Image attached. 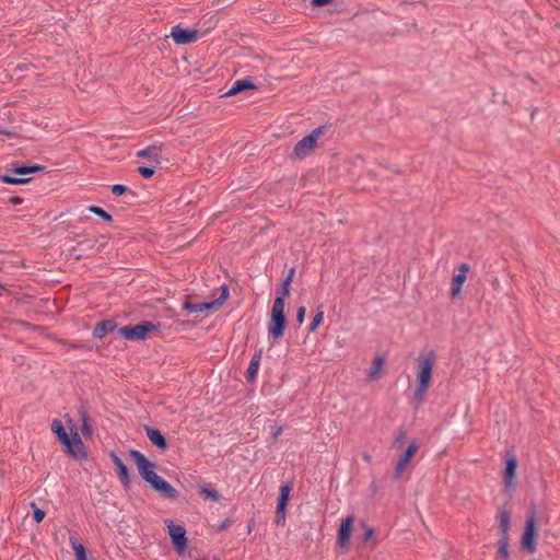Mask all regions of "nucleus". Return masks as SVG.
<instances>
[{"mask_svg": "<svg viewBox=\"0 0 560 560\" xmlns=\"http://www.w3.org/2000/svg\"><path fill=\"white\" fill-rule=\"evenodd\" d=\"M416 361L418 368L416 375L415 399L418 402H422L432 383V374L436 362V354L431 350L424 354H420Z\"/></svg>", "mask_w": 560, "mask_h": 560, "instance_id": "f257e3e1", "label": "nucleus"}, {"mask_svg": "<svg viewBox=\"0 0 560 560\" xmlns=\"http://www.w3.org/2000/svg\"><path fill=\"white\" fill-rule=\"evenodd\" d=\"M71 438L67 434L60 420L55 419L51 422V431L58 436L59 441L67 447L68 453L73 457H79L83 454V443L78 432H72Z\"/></svg>", "mask_w": 560, "mask_h": 560, "instance_id": "f03ea898", "label": "nucleus"}, {"mask_svg": "<svg viewBox=\"0 0 560 560\" xmlns=\"http://www.w3.org/2000/svg\"><path fill=\"white\" fill-rule=\"evenodd\" d=\"M285 316L283 296H278L273 301L271 317L268 326V332L273 339H280L284 334Z\"/></svg>", "mask_w": 560, "mask_h": 560, "instance_id": "7ed1b4c3", "label": "nucleus"}, {"mask_svg": "<svg viewBox=\"0 0 560 560\" xmlns=\"http://www.w3.org/2000/svg\"><path fill=\"white\" fill-rule=\"evenodd\" d=\"M159 324L143 322L136 326L120 327L118 329V332L121 337H124L127 340H144L151 332L159 330Z\"/></svg>", "mask_w": 560, "mask_h": 560, "instance_id": "20e7f679", "label": "nucleus"}, {"mask_svg": "<svg viewBox=\"0 0 560 560\" xmlns=\"http://www.w3.org/2000/svg\"><path fill=\"white\" fill-rule=\"evenodd\" d=\"M324 135V128L319 127L314 129L310 135L305 136L302 140H300L292 152V156L295 159H304L315 148L317 140Z\"/></svg>", "mask_w": 560, "mask_h": 560, "instance_id": "39448f33", "label": "nucleus"}, {"mask_svg": "<svg viewBox=\"0 0 560 560\" xmlns=\"http://www.w3.org/2000/svg\"><path fill=\"white\" fill-rule=\"evenodd\" d=\"M130 456L133 458L137 469L144 481L149 485L159 476L155 472V465L150 462L142 453L136 450L130 451Z\"/></svg>", "mask_w": 560, "mask_h": 560, "instance_id": "423d86ee", "label": "nucleus"}, {"mask_svg": "<svg viewBox=\"0 0 560 560\" xmlns=\"http://www.w3.org/2000/svg\"><path fill=\"white\" fill-rule=\"evenodd\" d=\"M229 296V290L225 285H222V292L221 295L212 301V302H205V303H189L185 302L183 304L184 310L188 311L189 313H206V312H213L218 311L220 306L225 302V300Z\"/></svg>", "mask_w": 560, "mask_h": 560, "instance_id": "0eeeda50", "label": "nucleus"}, {"mask_svg": "<svg viewBox=\"0 0 560 560\" xmlns=\"http://www.w3.org/2000/svg\"><path fill=\"white\" fill-rule=\"evenodd\" d=\"M165 525L176 551L183 553L187 547L186 529L182 525L174 524L171 520H166Z\"/></svg>", "mask_w": 560, "mask_h": 560, "instance_id": "6e6552de", "label": "nucleus"}, {"mask_svg": "<svg viewBox=\"0 0 560 560\" xmlns=\"http://www.w3.org/2000/svg\"><path fill=\"white\" fill-rule=\"evenodd\" d=\"M43 168L44 167L39 165L15 167L11 171L10 175H4L2 177V182L11 185L25 184L28 179L22 178L21 176L42 171Z\"/></svg>", "mask_w": 560, "mask_h": 560, "instance_id": "1a4fd4ad", "label": "nucleus"}, {"mask_svg": "<svg viewBox=\"0 0 560 560\" xmlns=\"http://www.w3.org/2000/svg\"><path fill=\"white\" fill-rule=\"evenodd\" d=\"M171 37L177 45H186L198 39V31L184 28L178 24L172 27Z\"/></svg>", "mask_w": 560, "mask_h": 560, "instance_id": "9d476101", "label": "nucleus"}, {"mask_svg": "<svg viewBox=\"0 0 560 560\" xmlns=\"http://www.w3.org/2000/svg\"><path fill=\"white\" fill-rule=\"evenodd\" d=\"M353 523V516H348L341 521L337 536V544L339 547L345 549L349 548Z\"/></svg>", "mask_w": 560, "mask_h": 560, "instance_id": "9b49d317", "label": "nucleus"}, {"mask_svg": "<svg viewBox=\"0 0 560 560\" xmlns=\"http://www.w3.org/2000/svg\"><path fill=\"white\" fill-rule=\"evenodd\" d=\"M292 490V487L290 483L283 485L280 487V493L277 504V515H276V523L277 524H284L285 520V509L289 501L290 492Z\"/></svg>", "mask_w": 560, "mask_h": 560, "instance_id": "f8f14e48", "label": "nucleus"}, {"mask_svg": "<svg viewBox=\"0 0 560 560\" xmlns=\"http://www.w3.org/2000/svg\"><path fill=\"white\" fill-rule=\"evenodd\" d=\"M419 448V444L417 441H412L405 453L399 457L396 467H395V477L400 478L405 470L407 469L410 459L415 456Z\"/></svg>", "mask_w": 560, "mask_h": 560, "instance_id": "ddd939ff", "label": "nucleus"}, {"mask_svg": "<svg viewBox=\"0 0 560 560\" xmlns=\"http://www.w3.org/2000/svg\"><path fill=\"white\" fill-rule=\"evenodd\" d=\"M536 544V525L534 516H530L526 522V528L522 537V546L528 551L535 549Z\"/></svg>", "mask_w": 560, "mask_h": 560, "instance_id": "4468645a", "label": "nucleus"}, {"mask_svg": "<svg viewBox=\"0 0 560 560\" xmlns=\"http://www.w3.org/2000/svg\"><path fill=\"white\" fill-rule=\"evenodd\" d=\"M469 271V266L467 264H462L458 267V272L453 277L451 295L453 299L459 298L462 292V287L466 281V275Z\"/></svg>", "mask_w": 560, "mask_h": 560, "instance_id": "2eb2a0df", "label": "nucleus"}, {"mask_svg": "<svg viewBox=\"0 0 560 560\" xmlns=\"http://www.w3.org/2000/svg\"><path fill=\"white\" fill-rule=\"evenodd\" d=\"M150 486L159 492L162 497L167 499H175L178 494L177 490L172 487L165 479L158 476Z\"/></svg>", "mask_w": 560, "mask_h": 560, "instance_id": "dca6fc26", "label": "nucleus"}, {"mask_svg": "<svg viewBox=\"0 0 560 560\" xmlns=\"http://www.w3.org/2000/svg\"><path fill=\"white\" fill-rule=\"evenodd\" d=\"M516 468L517 462L514 457H511L506 460L505 469H504V485L508 489H514L516 481Z\"/></svg>", "mask_w": 560, "mask_h": 560, "instance_id": "f3484780", "label": "nucleus"}, {"mask_svg": "<svg viewBox=\"0 0 560 560\" xmlns=\"http://www.w3.org/2000/svg\"><path fill=\"white\" fill-rule=\"evenodd\" d=\"M136 155L138 158L147 159L151 163L160 164L162 161L161 147L160 145H151L139 150Z\"/></svg>", "mask_w": 560, "mask_h": 560, "instance_id": "a211bd4d", "label": "nucleus"}, {"mask_svg": "<svg viewBox=\"0 0 560 560\" xmlns=\"http://www.w3.org/2000/svg\"><path fill=\"white\" fill-rule=\"evenodd\" d=\"M255 88V84L248 79L236 80L223 96H233L246 90H254Z\"/></svg>", "mask_w": 560, "mask_h": 560, "instance_id": "6ab92c4d", "label": "nucleus"}, {"mask_svg": "<svg viewBox=\"0 0 560 560\" xmlns=\"http://www.w3.org/2000/svg\"><path fill=\"white\" fill-rule=\"evenodd\" d=\"M385 360L383 357H376L373 361L372 366L368 371V380L370 382H376L381 378Z\"/></svg>", "mask_w": 560, "mask_h": 560, "instance_id": "aec40b11", "label": "nucleus"}, {"mask_svg": "<svg viewBox=\"0 0 560 560\" xmlns=\"http://www.w3.org/2000/svg\"><path fill=\"white\" fill-rule=\"evenodd\" d=\"M112 460L117 467V474L120 481L128 487L130 483V477L127 466L122 463V460L114 453L110 454Z\"/></svg>", "mask_w": 560, "mask_h": 560, "instance_id": "412c9836", "label": "nucleus"}, {"mask_svg": "<svg viewBox=\"0 0 560 560\" xmlns=\"http://www.w3.org/2000/svg\"><path fill=\"white\" fill-rule=\"evenodd\" d=\"M147 436L150 442L160 450H166L167 443L160 430L153 428H147Z\"/></svg>", "mask_w": 560, "mask_h": 560, "instance_id": "4be33fe9", "label": "nucleus"}, {"mask_svg": "<svg viewBox=\"0 0 560 560\" xmlns=\"http://www.w3.org/2000/svg\"><path fill=\"white\" fill-rule=\"evenodd\" d=\"M117 327L116 323L114 320H103L100 322L94 330L93 336L97 339L104 338L108 332H112Z\"/></svg>", "mask_w": 560, "mask_h": 560, "instance_id": "5701e85b", "label": "nucleus"}, {"mask_svg": "<svg viewBox=\"0 0 560 560\" xmlns=\"http://www.w3.org/2000/svg\"><path fill=\"white\" fill-rule=\"evenodd\" d=\"M260 360H261V352L259 351L253 355V358L248 364V368H247L246 376L249 382H254L256 380V376H257V373L259 370V365H260Z\"/></svg>", "mask_w": 560, "mask_h": 560, "instance_id": "b1692460", "label": "nucleus"}, {"mask_svg": "<svg viewBox=\"0 0 560 560\" xmlns=\"http://www.w3.org/2000/svg\"><path fill=\"white\" fill-rule=\"evenodd\" d=\"M323 320H324V310H323V306H318L316 308V313L313 316V319L308 326V330L312 332L315 331L318 328V326L323 323Z\"/></svg>", "mask_w": 560, "mask_h": 560, "instance_id": "393cba45", "label": "nucleus"}, {"mask_svg": "<svg viewBox=\"0 0 560 560\" xmlns=\"http://www.w3.org/2000/svg\"><path fill=\"white\" fill-rule=\"evenodd\" d=\"M499 525L502 533V536H508V530L510 527V514L508 511H501L499 514Z\"/></svg>", "mask_w": 560, "mask_h": 560, "instance_id": "a878e982", "label": "nucleus"}, {"mask_svg": "<svg viewBox=\"0 0 560 560\" xmlns=\"http://www.w3.org/2000/svg\"><path fill=\"white\" fill-rule=\"evenodd\" d=\"M200 493L205 499L210 500L212 502H219L221 499V495L215 490L206 486L200 487Z\"/></svg>", "mask_w": 560, "mask_h": 560, "instance_id": "bb28decb", "label": "nucleus"}, {"mask_svg": "<svg viewBox=\"0 0 560 560\" xmlns=\"http://www.w3.org/2000/svg\"><path fill=\"white\" fill-rule=\"evenodd\" d=\"M70 542L72 545L77 559L86 560V552L84 546L74 538H71Z\"/></svg>", "mask_w": 560, "mask_h": 560, "instance_id": "cd10ccee", "label": "nucleus"}, {"mask_svg": "<svg viewBox=\"0 0 560 560\" xmlns=\"http://www.w3.org/2000/svg\"><path fill=\"white\" fill-rule=\"evenodd\" d=\"M293 276H294V269L292 268V269H290L287 278L282 282L281 294L279 296H283V299H284L285 296L289 295V293H290V285H291Z\"/></svg>", "mask_w": 560, "mask_h": 560, "instance_id": "c85d7f7f", "label": "nucleus"}, {"mask_svg": "<svg viewBox=\"0 0 560 560\" xmlns=\"http://www.w3.org/2000/svg\"><path fill=\"white\" fill-rule=\"evenodd\" d=\"M89 211L98 215L100 218H102L103 220H105L107 222H110L113 220L112 215L108 212H106L104 209H102L101 207L91 206L89 208Z\"/></svg>", "mask_w": 560, "mask_h": 560, "instance_id": "c756f323", "label": "nucleus"}, {"mask_svg": "<svg viewBox=\"0 0 560 560\" xmlns=\"http://www.w3.org/2000/svg\"><path fill=\"white\" fill-rule=\"evenodd\" d=\"M508 536H502L499 540V555L503 557L504 559L508 558L509 551H508V542H506Z\"/></svg>", "mask_w": 560, "mask_h": 560, "instance_id": "7c9ffc66", "label": "nucleus"}, {"mask_svg": "<svg viewBox=\"0 0 560 560\" xmlns=\"http://www.w3.org/2000/svg\"><path fill=\"white\" fill-rule=\"evenodd\" d=\"M31 508L33 509V517L36 523H40L45 517V512L37 508V505L33 502L31 503Z\"/></svg>", "mask_w": 560, "mask_h": 560, "instance_id": "2f4dec72", "label": "nucleus"}, {"mask_svg": "<svg viewBox=\"0 0 560 560\" xmlns=\"http://www.w3.org/2000/svg\"><path fill=\"white\" fill-rule=\"evenodd\" d=\"M81 417H82V427H81L82 434L83 435H90L91 434V427H90V424L88 422V417H86L85 412H82Z\"/></svg>", "mask_w": 560, "mask_h": 560, "instance_id": "473e14b6", "label": "nucleus"}, {"mask_svg": "<svg viewBox=\"0 0 560 560\" xmlns=\"http://www.w3.org/2000/svg\"><path fill=\"white\" fill-rule=\"evenodd\" d=\"M138 172L144 177L150 178L154 175V168L147 166H139Z\"/></svg>", "mask_w": 560, "mask_h": 560, "instance_id": "72a5a7b5", "label": "nucleus"}, {"mask_svg": "<svg viewBox=\"0 0 560 560\" xmlns=\"http://www.w3.org/2000/svg\"><path fill=\"white\" fill-rule=\"evenodd\" d=\"M127 190H128V187H126L124 185L117 184V185L112 186V192L117 196L125 194Z\"/></svg>", "mask_w": 560, "mask_h": 560, "instance_id": "f704fd0d", "label": "nucleus"}, {"mask_svg": "<svg viewBox=\"0 0 560 560\" xmlns=\"http://www.w3.org/2000/svg\"><path fill=\"white\" fill-rule=\"evenodd\" d=\"M306 308L304 306H300L296 312V322L302 324L305 318Z\"/></svg>", "mask_w": 560, "mask_h": 560, "instance_id": "c9c22d12", "label": "nucleus"}, {"mask_svg": "<svg viewBox=\"0 0 560 560\" xmlns=\"http://www.w3.org/2000/svg\"><path fill=\"white\" fill-rule=\"evenodd\" d=\"M374 536H375V532H374V529H373L372 527H366L365 533H364L363 540H364L365 542H368V541H370V540L374 539Z\"/></svg>", "mask_w": 560, "mask_h": 560, "instance_id": "e433bc0d", "label": "nucleus"}, {"mask_svg": "<svg viewBox=\"0 0 560 560\" xmlns=\"http://www.w3.org/2000/svg\"><path fill=\"white\" fill-rule=\"evenodd\" d=\"M331 0H310V3L314 7H323L329 3Z\"/></svg>", "mask_w": 560, "mask_h": 560, "instance_id": "4c0bfd02", "label": "nucleus"}, {"mask_svg": "<svg viewBox=\"0 0 560 560\" xmlns=\"http://www.w3.org/2000/svg\"><path fill=\"white\" fill-rule=\"evenodd\" d=\"M363 459L366 460V462H371V455L369 454H363Z\"/></svg>", "mask_w": 560, "mask_h": 560, "instance_id": "58836bf2", "label": "nucleus"}, {"mask_svg": "<svg viewBox=\"0 0 560 560\" xmlns=\"http://www.w3.org/2000/svg\"><path fill=\"white\" fill-rule=\"evenodd\" d=\"M281 428H277L276 431H275V438H277L280 433H281Z\"/></svg>", "mask_w": 560, "mask_h": 560, "instance_id": "ea45409f", "label": "nucleus"}, {"mask_svg": "<svg viewBox=\"0 0 560 560\" xmlns=\"http://www.w3.org/2000/svg\"><path fill=\"white\" fill-rule=\"evenodd\" d=\"M4 287L2 284H0V295L2 294V292L4 291Z\"/></svg>", "mask_w": 560, "mask_h": 560, "instance_id": "a19ab883", "label": "nucleus"}]
</instances>
